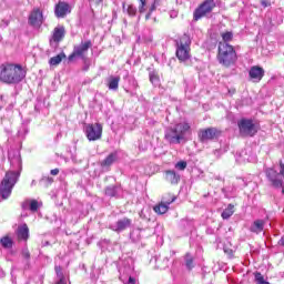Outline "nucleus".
Listing matches in <instances>:
<instances>
[{
  "label": "nucleus",
  "instance_id": "f257e3e1",
  "mask_svg": "<svg viewBox=\"0 0 284 284\" xmlns=\"http://www.w3.org/2000/svg\"><path fill=\"white\" fill-rule=\"evenodd\" d=\"M26 79V71L21 65L7 64L1 67L0 81L3 83H21Z\"/></svg>",
  "mask_w": 284,
  "mask_h": 284
},
{
  "label": "nucleus",
  "instance_id": "f03ea898",
  "mask_svg": "<svg viewBox=\"0 0 284 284\" xmlns=\"http://www.w3.org/2000/svg\"><path fill=\"white\" fill-rule=\"evenodd\" d=\"M190 123L186 121L179 122L165 130L164 139L173 145H179L185 139V134L190 132Z\"/></svg>",
  "mask_w": 284,
  "mask_h": 284
},
{
  "label": "nucleus",
  "instance_id": "7ed1b4c3",
  "mask_svg": "<svg viewBox=\"0 0 284 284\" xmlns=\"http://www.w3.org/2000/svg\"><path fill=\"white\" fill-rule=\"evenodd\" d=\"M237 59L236 50H234L232 44L225 42L219 43L217 61L224 68H232Z\"/></svg>",
  "mask_w": 284,
  "mask_h": 284
},
{
  "label": "nucleus",
  "instance_id": "20e7f679",
  "mask_svg": "<svg viewBox=\"0 0 284 284\" xmlns=\"http://www.w3.org/2000/svg\"><path fill=\"white\" fill-rule=\"evenodd\" d=\"M191 45H192V39L187 34H183L178 41H176V58L181 63H185V61H190L192 54H191Z\"/></svg>",
  "mask_w": 284,
  "mask_h": 284
},
{
  "label": "nucleus",
  "instance_id": "39448f33",
  "mask_svg": "<svg viewBox=\"0 0 284 284\" xmlns=\"http://www.w3.org/2000/svg\"><path fill=\"white\" fill-rule=\"evenodd\" d=\"M17 181H19V172L9 171L6 173L1 184H0V196L2 199H9L10 194H12V187L17 185Z\"/></svg>",
  "mask_w": 284,
  "mask_h": 284
},
{
  "label": "nucleus",
  "instance_id": "423d86ee",
  "mask_svg": "<svg viewBox=\"0 0 284 284\" xmlns=\"http://www.w3.org/2000/svg\"><path fill=\"white\" fill-rule=\"evenodd\" d=\"M265 174H266V179H268L272 187H275L276 190L282 189V194H284V183H283V179L281 178V176L284 178V160H280V172L278 173L276 170L270 168V169H266Z\"/></svg>",
  "mask_w": 284,
  "mask_h": 284
},
{
  "label": "nucleus",
  "instance_id": "0eeeda50",
  "mask_svg": "<svg viewBox=\"0 0 284 284\" xmlns=\"http://www.w3.org/2000/svg\"><path fill=\"white\" fill-rule=\"evenodd\" d=\"M216 8V1L215 0H205L202 4L199 6L197 9H195L193 13L194 21H199L200 19H203L206 14H210L212 10Z\"/></svg>",
  "mask_w": 284,
  "mask_h": 284
},
{
  "label": "nucleus",
  "instance_id": "6e6552de",
  "mask_svg": "<svg viewBox=\"0 0 284 284\" xmlns=\"http://www.w3.org/2000/svg\"><path fill=\"white\" fill-rule=\"evenodd\" d=\"M92 48V41H82L80 44L73 48V52L69 55V61H74V59H85L88 50Z\"/></svg>",
  "mask_w": 284,
  "mask_h": 284
},
{
  "label": "nucleus",
  "instance_id": "1a4fd4ad",
  "mask_svg": "<svg viewBox=\"0 0 284 284\" xmlns=\"http://www.w3.org/2000/svg\"><path fill=\"white\" fill-rule=\"evenodd\" d=\"M84 131L88 141H99L103 134V126L99 123L87 124Z\"/></svg>",
  "mask_w": 284,
  "mask_h": 284
},
{
  "label": "nucleus",
  "instance_id": "9d476101",
  "mask_svg": "<svg viewBox=\"0 0 284 284\" xmlns=\"http://www.w3.org/2000/svg\"><path fill=\"white\" fill-rule=\"evenodd\" d=\"M237 125L242 136H254V134L257 132L256 124L252 122V120L242 119Z\"/></svg>",
  "mask_w": 284,
  "mask_h": 284
},
{
  "label": "nucleus",
  "instance_id": "9b49d317",
  "mask_svg": "<svg viewBox=\"0 0 284 284\" xmlns=\"http://www.w3.org/2000/svg\"><path fill=\"white\" fill-rule=\"evenodd\" d=\"M72 12V8L68 2L60 1L54 8V14L58 19H64V17H68Z\"/></svg>",
  "mask_w": 284,
  "mask_h": 284
},
{
  "label": "nucleus",
  "instance_id": "f8f14e48",
  "mask_svg": "<svg viewBox=\"0 0 284 284\" xmlns=\"http://www.w3.org/2000/svg\"><path fill=\"white\" fill-rule=\"evenodd\" d=\"M199 136L202 143H207V141H214V139L219 136V130L215 128H209L200 131Z\"/></svg>",
  "mask_w": 284,
  "mask_h": 284
},
{
  "label": "nucleus",
  "instance_id": "ddd939ff",
  "mask_svg": "<svg viewBox=\"0 0 284 284\" xmlns=\"http://www.w3.org/2000/svg\"><path fill=\"white\" fill-rule=\"evenodd\" d=\"M132 225V220L124 217L119 220L115 224L110 225V230L113 232H123L124 230H128Z\"/></svg>",
  "mask_w": 284,
  "mask_h": 284
},
{
  "label": "nucleus",
  "instance_id": "4468645a",
  "mask_svg": "<svg viewBox=\"0 0 284 284\" xmlns=\"http://www.w3.org/2000/svg\"><path fill=\"white\" fill-rule=\"evenodd\" d=\"M250 79H252L253 83H258L263 77H265V70L261 67H252L248 72Z\"/></svg>",
  "mask_w": 284,
  "mask_h": 284
},
{
  "label": "nucleus",
  "instance_id": "2eb2a0df",
  "mask_svg": "<svg viewBox=\"0 0 284 284\" xmlns=\"http://www.w3.org/2000/svg\"><path fill=\"white\" fill-rule=\"evenodd\" d=\"M164 202H161L159 205L154 206V212L156 214H165L168 210H170L171 203H174L176 201V196H172L171 200L163 199Z\"/></svg>",
  "mask_w": 284,
  "mask_h": 284
},
{
  "label": "nucleus",
  "instance_id": "dca6fc26",
  "mask_svg": "<svg viewBox=\"0 0 284 284\" xmlns=\"http://www.w3.org/2000/svg\"><path fill=\"white\" fill-rule=\"evenodd\" d=\"M29 23L34 27L41 26L43 23V12L40 9H34L29 16Z\"/></svg>",
  "mask_w": 284,
  "mask_h": 284
},
{
  "label": "nucleus",
  "instance_id": "f3484780",
  "mask_svg": "<svg viewBox=\"0 0 284 284\" xmlns=\"http://www.w3.org/2000/svg\"><path fill=\"white\" fill-rule=\"evenodd\" d=\"M63 37H65V27L58 26L53 30L51 43H60V41H63Z\"/></svg>",
  "mask_w": 284,
  "mask_h": 284
},
{
  "label": "nucleus",
  "instance_id": "a211bd4d",
  "mask_svg": "<svg viewBox=\"0 0 284 284\" xmlns=\"http://www.w3.org/2000/svg\"><path fill=\"white\" fill-rule=\"evenodd\" d=\"M18 239L20 241H28V239H30V229H28V224L18 227Z\"/></svg>",
  "mask_w": 284,
  "mask_h": 284
},
{
  "label": "nucleus",
  "instance_id": "6ab92c4d",
  "mask_svg": "<svg viewBox=\"0 0 284 284\" xmlns=\"http://www.w3.org/2000/svg\"><path fill=\"white\" fill-rule=\"evenodd\" d=\"M265 227V221L264 220H255L253 224L250 227V231L254 234H261Z\"/></svg>",
  "mask_w": 284,
  "mask_h": 284
},
{
  "label": "nucleus",
  "instance_id": "aec40b11",
  "mask_svg": "<svg viewBox=\"0 0 284 284\" xmlns=\"http://www.w3.org/2000/svg\"><path fill=\"white\" fill-rule=\"evenodd\" d=\"M165 179L169 181V183H172V185H176V183L181 181V175L176 174L175 171H166Z\"/></svg>",
  "mask_w": 284,
  "mask_h": 284
},
{
  "label": "nucleus",
  "instance_id": "412c9836",
  "mask_svg": "<svg viewBox=\"0 0 284 284\" xmlns=\"http://www.w3.org/2000/svg\"><path fill=\"white\" fill-rule=\"evenodd\" d=\"M122 10L125 14H128L129 17H136V8L134 7V4H126L125 2L122 3Z\"/></svg>",
  "mask_w": 284,
  "mask_h": 284
},
{
  "label": "nucleus",
  "instance_id": "4be33fe9",
  "mask_svg": "<svg viewBox=\"0 0 284 284\" xmlns=\"http://www.w3.org/2000/svg\"><path fill=\"white\" fill-rule=\"evenodd\" d=\"M121 81V77L111 75L108 80L109 90H119V82Z\"/></svg>",
  "mask_w": 284,
  "mask_h": 284
},
{
  "label": "nucleus",
  "instance_id": "5701e85b",
  "mask_svg": "<svg viewBox=\"0 0 284 284\" xmlns=\"http://www.w3.org/2000/svg\"><path fill=\"white\" fill-rule=\"evenodd\" d=\"M121 194V186L111 185L105 189V195L110 197L119 196Z\"/></svg>",
  "mask_w": 284,
  "mask_h": 284
},
{
  "label": "nucleus",
  "instance_id": "b1692460",
  "mask_svg": "<svg viewBox=\"0 0 284 284\" xmlns=\"http://www.w3.org/2000/svg\"><path fill=\"white\" fill-rule=\"evenodd\" d=\"M55 273L58 278L55 284H68L65 280V274L63 273V268H61V266H55Z\"/></svg>",
  "mask_w": 284,
  "mask_h": 284
},
{
  "label": "nucleus",
  "instance_id": "393cba45",
  "mask_svg": "<svg viewBox=\"0 0 284 284\" xmlns=\"http://www.w3.org/2000/svg\"><path fill=\"white\" fill-rule=\"evenodd\" d=\"M0 244L4 250H10L13 245L12 239L10 236L6 235L0 239Z\"/></svg>",
  "mask_w": 284,
  "mask_h": 284
},
{
  "label": "nucleus",
  "instance_id": "a878e982",
  "mask_svg": "<svg viewBox=\"0 0 284 284\" xmlns=\"http://www.w3.org/2000/svg\"><path fill=\"white\" fill-rule=\"evenodd\" d=\"M63 59H65V53H59L58 55L51 58L49 60L50 65H59V63H61L63 61Z\"/></svg>",
  "mask_w": 284,
  "mask_h": 284
},
{
  "label": "nucleus",
  "instance_id": "bb28decb",
  "mask_svg": "<svg viewBox=\"0 0 284 284\" xmlns=\"http://www.w3.org/2000/svg\"><path fill=\"white\" fill-rule=\"evenodd\" d=\"M234 214V205L229 204L227 207L222 212V219L227 220Z\"/></svg>",
  "mask_w": 284,
  "mask_h": 284
},
{
  "label": "nucleus",
  "instance_id": "cd10ccee",
  "mask_svg": "<svg viewBox=\"0 0 284 284\" xmlns=\"http://www.w3.org/2000/svg\"><path fill=\"white\" fill-rule=\"evenodd\" d=\"M116 161V153H111L108 155V158L102 162V165L110 166L112 163Z\"/></svg>",
  "mask_w": 284,
  "mask_h": 284
},
{
  "label": "nucleus",
  "instance_id": "c85d7f7f",
  "mask_svg": "<svg viewBox=\"0 0 284 284\" xmlns=\"http://www.w3.org/2000/svg\"><path fill=\"white\" fill-rule=\"evenodd\" d=\"M185 265L187 270H192V267H194V257H192L190 253L185 255Z\"/></svg>",
  "mask_w": 284,
  "mask_h": 284
},
{
  "label": "nucleus",
  "instance_id": "c756f323",
  "mask_svg": "<svg viewBox=\"0 0 284 284\" xmlns=\"http://www.w3.org/2000/svg\"><path fill=\"white\" fill-rule=\"evenodd\" d=\"M21 256L26 261V263H30V250H28V246H24L22 248Z\"/></svg>",
  "mask_w": 284,
  "mask_h": 284
},
{
  "label": "nucleus",
  "instance_id": "7c9ffc66",
  "mask_svg": "<svg viewBox=\"0 0 284 284\" xmlns=\"http://www.w3.org/2000/svg\"><path fill=\"white\" fill-rule=\"evenodd\" d=\"M221 37H222L224 43H227V41H232V39L234 38V34L230 31H226V32H223L221 34Z\"/></svg>",
  "mask_w": 284,
  "mask_h": 284
},
{
  "label": "nucleus",
  "instance_id": "2f4dec72",
  "mask_svg": "<svg viewBox=\"0 0 284 284\" xmlns=\"http://www.w3.org/2000/svg\"><path fill=\"white\" fill-rule=\"evenodd\" d=\"M130 236H131L132 241H134V242L141 241V230L132 231Z\"/></svg>",
  "mask_w": 284,
  "mask_h": 284
},
{
  "label": "nucleus",
  "instance_id": "473e14b6",
  "mask_svg": "<svg viewBox=\"0 0 284 284\" xmlns=\"http://www.w3.org/2000/svg\"><path fill=\"white\" fill-rule=\"evenodd\" d=\"M255 281L256 284H270V282L265 281V277H263V274L255 273Z\"/></svg>",
  "mask_w": 284,
  "mask_h": 284
},
{
  "label": "nucleus",
  "instance_id": "72a5a7b5",
  "mask_svg": "<svg viewBox=\"0 0 284 284\" xmlns=\"http://www.w3.org/2000/svg\"><path fill=\"white\" fill-rule=\"evenodd\" d=\"M29 210H31V212H37L39 210V202L37 200H31Z\"/></svg>",
  "mask_w": 284,
  "mask_h": 284
},
{
  "label": "nucleus",
  "instance_id": "f704fd0d",
  "mask_svg": "<svg viewBox=\"0 0 284 284\" xmlns=\"http://www.w3.org/2000/svg\"><path fill=\"white\" fill-rule=\"evenodd\" d=\"M168 263H170V260L168 258H164L162 263H161V260H156V266L160 270H165V267H168Z\"/></svg>",
  "mask_w": 284,
  "mask_h": 284
},
{
  "label": "nucleus",
  "instance_id": "c9c22d12",
  "mask_svg": "<svg viewBox=\"0 0 284 284\" xmlns=\"http://www.w3.org/2000/svg\"><path fill=\"white\" fill-rule=\"evenodd\" d=\"M150 81L153 85H158L159 84V75L155 73H150Z\"/></svg>",
  "mask_w": 284,
  "mask_h": 284
},
{
  "label": "nucleus",
  "instance_id": "e433bc0d",
  "mask_svg": "<svg viewBox=\"0 0 284 284\" xmlns=\"http://www.w3.org/2000/svg\"><path fill=\"white\" fill-rule=\"evenodd\" d=\"M175 168H176V170L183 171V170H185V168H187V162H185V161H180V162H178V163L175 164Z\"/></svg>",
  "mask_w": 284,
  "mask_h": 284
},
{
  "label": "nucleus",
  "instance_id": "4c0bfd02",
  "mask_svg": "<svg viewBox=\"0 0 284 284\" xmlns=\"http://www.w3.org/2000/svg\"><path fill=\"white\" fill-rule=\"evenodd\" d=\"M139 1H140L139 12L140 14H143V12H145L146 0H139Z\"/></svg>",
  "mask_w": 284,
  "mask_h": 284
},
{
  "label": "nucleus",
  "instance_id": "58836bf2",
  "mask_svg": "<svg viewBox=\"0 0 284 284\" xmlns=\"http://www.w3.org/2000/svg\"><path fill=\"white\" fill-rule=\"evenodd\" d=\"M50 174H52V176H57L59 174V169L51 170Z\"/></svg>",
  "mask_w": 284,
  "mask_h": 284
},
{
  "label": "nucleus",
  "instance_id": "ea45409f",
  "mask_svg": "<svg viewBox=\"0 0 284 284\" xmlns=\"http://www.w3.org/2000/svg\"><path fill=\"white\" fill-rule=\"evenodd\" d=\"M178 16L179 13L176 11H172L170 14L171 19H176Z\"/></svg>",
  "mask_w": 284,
  "mask_h": 284
},
{
  "label": "nucleus",
  "instance_id": "a19ab883",
  "mask_svg": "<svg viewBox=\"0 0 284 284\" xmlns=\"http://www.w3.org/2000/svg\"><path fill=\"white\" fill-rule=\"evenodd\" d=\"M263 8H267L270 6V2L265 1V0H262L261 1Z\"/></svg>",
  "mask_w": 284,
  "mask_h": 284
},
{
  "label": "nucleus",
  "instance_id": "79ce46f5",
  "mask_svg": "<svg viewBox=\"0 0 284 284\" xmlns=\"http://www.w3.org/2000/svg\"><path fill=\"white\" fill-rule=\"evenodd\" d=\"M128 284H136V280H134V277H129Z\"/></svg>",
  "mask_w": 284,
  "mask_h": 284
},
{
  "label": "nucleus",
  "instance_id": "37998d69",
  "mask_svg": "<svg viewBox=\"0 0 284 284\" xmlns=\"http://www.w3.org/2000/svg\"><path fill=\"white\" fill-rule=\"evenodd\" d=\"M3 276H6V272H3L2 270H0V278H3Z\"/></svg>",
  "mask_w": 284,
  "mask_h": 284
},
{
  "label": "nucleus",
  "instance_id": "c03bdc74",
  "mask_svg": "<svg viewBox=\"0 0 284 284\" xmlns=\"http://www.w3.org/2000/svg\"><path fill=\"white\" fill-rule=\"evenodd\" d=\"M152 17V12L146 13L145 19H150Z\"/></svg>",
  "mask_w": 284,
  "mask_h": 284
},
{
  "label": "nucleus",
  "instance_id": "a18cd8bd",
  "mask_svg": "<svg viewBox=\"0 0 284 284\" xmlns=\"http://www.w3.org/2000/svg\"><path fill=\"white\" fill-rule=\"evenodd\" d=\"M280 245H283L284 247V236L280 240Z\"/></svg>",
  "mask_w": 284,
  "mask_h": 284
},
{
  "label": "nucleus",
  "instance_id": "49530a36",
  "mask_svg": "<svg viewBox=\"0 0 284 284\" xmlns=\"http://www.w3.org/2000/svg\"><path fill=\"white\" fill-rule=\"evenodd\" d=\"M154 10H155V7H154V4L151 7V9H150V12H154Z\"/></svg>",
  "mask_w": 284,
  "mask_h": 284
},
{
  "label": "nucleus",
  "instance_id": "de8ad7c7",
  "mask_svg": "<svg viewBox=\"0 0 284 284\" xmlns=\"http://www.w3.org/2000/svg\"><path fill=\"white\" fill-rule=\"evenodd\" d=\"M95 3H103V0H95Z\"/></svg>",
  "mask_w": 284,
  "mask_h": 284
},
{
  "label": "nucleus",
  "instance_id": "09e8293b",
  "mask_svg": "<svg viewBox=\"0 0 284 284\" xmlns=\"http://www.w3.org/2000/svg\"><path fill=\"white\" fill-rule=\"evenodd\" d=\"M31 185H37V181L33 180V181L31 182Z\"/></svg>",
  "mask_w": 284,
  "mask_h": 284
}]
</instances>
